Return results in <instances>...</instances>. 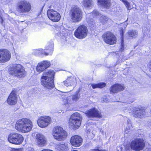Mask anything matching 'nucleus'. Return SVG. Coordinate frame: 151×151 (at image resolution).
I'll list each match as a JSON object with an SVG mask.
<instances>
[{
	"label": "nucleus",
	"instance_id": "12",
	"mask_svg": "<svg viewBox=\"0 0 151 151\" xmlns=\"http://www.w3.org/2000/svg\"><path fill=\"white\" fill-rule=\"evenodd\" d=\"M47 14L49 18L52 22H57L60 19L61 16L59 13L53 9L48 10Z\"/></svg>",
	"mask_w": 151,
	"mask_h": 151
},
{
	"label": "nucleus",
	"instance_id": "26",
	"mask_svg": "<svg viewBox=\"0 0 151 151\" xmlns=\"http://www.w3.org/2000/svg\"><path fill=\"white\" fill-rule=\"evenodd\" d=\"M92 14L95 16H100V20L103 23H105L108 20V19L106 17L103 15L101 16V15L96 10L93 11L92 12Z\"/></svg>",
	"mask_w": 151,
	"mask_h": 151
},
{
	"label": "nucleus",
	"instance_id": "2",
	"mask_svg": "<svg viewBox=\"0 0 151 151\" xmlns=\"http://www.w3.org/2000/svg\"><path fill=\"white\" fill-rule=\"evenodd\" d=\"M33 127L32 122L27 118L19 119L16 122L15 127L16 129L22 133H27L30 131Z\"/></svg>",
	"mask_w": 151,
	"mask_h": 151
},
{
	"label": "nucleus",
	"instance_id": "6",
	"mask_svg": "<svg viewBox=\"0 0 151 151\" xmlns=\"http://www.w3.org/2000/svg\"><path fill=\"white\" fill-rule=\"evenodd\" d=\"M52 134L54 138L58 141L64 140L68 136L66 132L59 126H56L54 128Z\"/></svg>",
	"mask_w": 151,
	"mask_h": 151
},
{
	"label": "nucleus",
	"instance_id": "7",
	"mask_svg": "<svg viewBox=\"0 0 151 151\" xmlns=\"http://www.w3.org/2000/svg\"><path fill=\"white\" fill-rule=\"evenodd\" d=\"M82 119L81 115L77 112L73 114L69 119V126L72 129H76L80 127Z\"/></svg>",
	"mask_w": 151,
	"mask_h": 151
},
{
	"label": "nucleus",
	"instance_id": "34",
	"mask_svg": "<svg viewBox=\"0 0 151 151\" xmlns=\"http://www.w3.org/2000/svg\"><path fill=\"white\" fill-rule=\"evenodd\" d=\"M124 41L123 40V39H122L121 41V51H123L124 50Z\"/></svg>",
	"mask_w": 151,
	"mask_h": 151
},
{
	"label": "nucleus",
	"instance_id": "39",
	"mask_svg": "<svg viewBox=\"0 0 151 151\" xmlns=\"http://www.w3.org/2000/svg\"><path fill=\"white\" fill-rule=\"evenodd\" d=\"M41 151H53L51 150H50L46 149V150H42Z\"/></svg>",
	"mask_w": 151,
	"mask_h": 151
},
{
	"label": "nucleus",
	"instance_id": "33",
	"mask_svg": "<svg viewBox=\"0 0 151 151\" xmlns=\"http://www.w3.org/2000/svg\"><path fill=\"white\" fill-rule=\"evenodd\" d=\"M90 151H106V150L100 149L99 148L96 147L95 149H91Z\"/></svg>",
	"mask_w": 151,
	"mask_h": 151
},
{
	"label": "nucleus",
	"instance_id": "19",
	"mask_svg": "<svg viewBox=\"0 0 151 151\" xmlns=\"http://www.w3.org/2000/svg\"><path fill=\"white\" fill-rule=\"evenodd\" d=\"M83 139L81 137L78 135H75L71 137L70 142L71 145L75 147H78L82 144Z\"/></svg>",
	"mask_w": 151,
	"mask_h": 151
},
{
	"label": "nucleus",
	"instance_id": "30",
	"mask_svg": "<svg viewBox=\"0 0 151 151\" xmlns=\"http://www.w3.org/2000/svg\"><path fill=\"white\" fill-rule=\"evenodd\" d=\"M127 122L128 125L125 128V132L126 134H130L132 130L131 128L132 125L129 120H127Z\"/></svg>",
	"mask_w": 151,
	"mask_h": 151
},
{
	"label": "nucleus",
	"instance_id": "5",
	"mask_svg": "<svg viewBox=\"0 0 151 151\" xmlns=\"http://www.w3.org/2000/svg\"><path fill=\"white\" fill-rule=\"evenodd\" d=\"M17 10L20 14L29 12L31 9V4L25 0H21L17 4Z\"/></svg>",
	"mask_w": 151,
	"mask_h": 151
},
{
	"label": "nucleus",
	"instance_id": "9",
	"mask_svg": "<svg viewBox=\"0 0 151 151\" xmlns=\"http://www.w3.org/2000/svg\"><path fill=\"white\" fill-rule=\"evenodd\" d=\"M24 139L22 136L21 134L16 132H12L9 135L8 141L10 143L15 144H21Z\"/></svg>",
	"mask_w": 151,
	"mask_h": 151
},
{
	"label": "nucleus",
	"instance_id": "13",
	"mask_svg": "<svg viewBox=\"0 0 151 151\" xmlns=\"http://www.w3.org/2000/svg\"><path fill=\"white\" fill-rule=\"evenodd\" d=\"M51 119L49 116H45L41 117L37 120V124L41 128H45L51 123Z\"/></svg>",
	"mask_w": 151,
	"mask_h": 151
},
{
	"label": "nucleus",
	"instance_id": "43",
	"mask_svg": "<svg viewBox=\"0 0 151 151\" xmlns=\"http://www.w3.org/2000/svg\"><path fill=\"white\" fill-rule=\"evenodd\" d=\"M72 151H78L77 150H73Z\"/></svg>",
	"mask_w": 151,
	"mask_h": 151
},
{
	"label": "nucleus",
	"instance_id": "15",
	"mask_svg": "<svg viewBox=\"0 0 151 151\" xmlns=\"http://www.w3.org/2000/svg\"><path fill=\"white\" fill-rule=\"evenodd\" d=\"M79 98V96L77 93L72 96H69L66 99H63V102L66 106L69 107L78 101Z\"/></svg>",
	"mask_w": 151,
	"mask_h": 151
},
{
	"label": "nucleus",
	"instance_id": "41",
	"mask_svg": "<svg viewBox=\"0 0 151 151\" xmlns=\"http://www.w3.org/2000/svg\"><path fill=\"white\" fill-rule=\"evenodd\" d=\"M133 102V101L132 100L131 101L129 102V103H132Z\"/></svg>",
	"mask_w": 151,
	"mask_h": 151
},
{
	"label": "nucleus",
	"instance_id": "38",
	"mask_svg": "<svg viewBox=\"0 0 151 151\" xmlns=\"http://www.w3.org/2000/svg\"><path fill=\"white\" fill-rule=\"evenodd\" d=\"M121 35L122 36V37L123 38V29H122L121 30Z\"/></svg>",
	"mask_w": 151,
	"mask_h": 151
},
{
	"label": "nucleus",
	"instance_id": "31",
	"mask_svg": "<svg viewBox=\"0 0 151 151\" xmlns=\"http://www.w3.org/2000/svg\"><path fill=\"white\" fill-rule=\"evenodd\" d=\"M106 84L105 83L101 82L97 84H92L91 86L94 89L97 88H102L106 86Z\"/></svg>",
	"mask_w": 151,
	"mask_h": 151
},
{
	"label": "nucleus",
	"instance_id": "14",
	"mask_svg": "<svg viewBox=\"0 0 151 151\" xmlns=\"http://www.w3.org/2000/svg\"><path fill=\"white\" fill-rule=\"evenodd\" d=\"M11 58L10 52L6 49L0 50V63H4L9 61Z\"/></svg>",
	"mask_w": 151,
	"mask_h": 151
},
{
	"label": "nucleus",
	"instance_id": "32",
	"mask_svg": "<svg viewBox=\"0 0 151 151\" xmlns=\"http://www.w3.org/2000/svg\"><path fill=\"white\" fill-rule=\"evenodd\" d=\"M120 0L122 1L124 4L128 9L130 10L133 8V7L131 6L129 3L126 0Z\"/></svg>",
	"mask_w": 151,
	"mask_h": 151
},
{
	"label": "nucleus",
	"instance_id": "24",
	"mask_svg": "<svg viewBox=\"0 0 151 151\" xmlns=\"http://www.w3.org/2000/svg\"><path fill=\"white\" fill-rule=\"evenodd\" d=\"M64 84L66 86H74L76 84V79L72 77L68 78L63 82Z\"/></svg>",
	"mask_w": 151,
	"mask_h": 151
},
{
	"label": "nucleus",
	"instance_id": "25",
	"mask_svg": "<svg viewBox=\"0 0 151 151\" xmlns=\"http://www.w3.org/2000/svg\"><path fill=\"white\" fill-rule=\"evenodd\" d=\"M98 4L104 8L108 9L111 5L110 0H97Z\"/></svg>",
	"mask_w": 151,
	"mask_h": 151
},
{
	"label": "nucleus",
	"instance_id": "17",
	"mask_svg": "<svg viewBox=\"0 0 151 151\" xmlns=\"http://www.w3.org/2000/svg\"><path fill=\"white\" fill-rule=\"evenodd\" d=\"M85 114L88 117L90 118L102 117L101 113L95 108L86 111L85 112Z\"/></svg>",
	"mask_w": 151,
	"mask_h": 151
},
{
	"label": "nucleus",
	"instance_id": "8",
	"mask_svg": "<svg viewBox=\"0 0 151 151\" xmlns=\"http://www.w3.org/2000/svg\"><path fill=\"white\" fill-rule=\"evenodd\" d=\"M83 12L81 9L77 6H75L71 9L70 12L71 18L74 22L80 21L82 18Z\"/></svg>",
	"mask_w": 151,
	"mask_h": 151
},
{
	"label": "nucleus",
	"instance_id": "37",
	"mask_svg": "<svg viewBox=\"0 0 151 151\" xmlns=\"http://www.w3.org/2000/svg\"><path fill=\"white\" fill-rule=\"evenodd\" d=\"M149 71L151 72V60L149 62Z\"/></svg>",
	"mask_w": 151,
	"mask_h": 151
},
{
	"label": "nucleus",
	"instance_id": "16",
	"mask_svg": "<svg viewBox=\"0 0 151 151\" xmlns=\"http://www.w3.org/2000/svg\"><path fill=\"white\" fill-rule=\"evenodd\" d=\"M36 143L39 147H42L47 144L46 138L42 134H37L36 136Z\"/></svg>",
	"mask_w": 151,
	"mask_h": 151
},
{
	"label": "nucleus",
	"instance_id": "28",
	"mask_svg": "<svg viewBox=\"0 0 151 151\" xmlns=\"http://www.w3.org/2000/svg\"><path fill=\"white\" fill-rule=\"evenodd\" d=\"M56 147L58 151H65L67 150L68 148V144H64L58 145L56 146Z\"/></svg>",
	"mask_w": 151,
	"mask_h": 151
},
{
	"label": "nucleus",
	"instance_id": "35",
	"mask_svg": "<svg viewBox=\"0 0 151 151\" xmlns=\"http://www.w3.org/2000/svg\"><path fill=\"white\" fill-rule=\"evenodd\" d=\"M123 147L121 146H119L117 147V150L118 151H122Z\"/></svg>",
	"mask_w": 151,
	"mask_h": 151
},
{
	"label": "nucleus",
	"instance_id": "29",
	"mask_svg": "<svg viewBox=\"0 0 151 151\" xmlns=\"http://www.w3.org/2000/svg\"><path fill=\"white\" fill-rule=\"evenodd\" d=\"M128 36L132 38H136L138 36V31L136 30H130L127 32Z\"/></svg>",
	"mask_w": 151,
	"mask_h": 151
},
{
	"label": "nucleus",
	"instance_id": "36",
	"mask_svg": "<svg viewBox=\"0 0 151 151\" xmlns=\"http://www.w3.org/2000/svg\"><path fill=\"white\" fill-rule=\"evenodd\" d=\"M21 149H12V151H21Z\"/></svg>",
	"mask_w": 151,
	"mask_h": 151
},
{
	"label": "nucleus",
	"instance_id": "20",
	"mask_svg": "<svg viewBox=\"0 0 151 151\" xmlns=\"http://www.w3.org/2000/svg\"><path fill=\"white\" fill-rule=\"evenodd\" d=\"M17 97L15 91H12L9 96L7 100V104L10 105H14L17 103Z\"/></svg>",
	"mask_w": 151,
	"mask_h": 151
},
{
	"label": "nucleus",
	"instance_id": "40",
	"mask_svg": "<svg viewBox=\"0 0 151 151\" xmlns=\"http://www.w3.org/2000/svg\"><path fill=\"white\" fill-rule=\"evenodd\" d=\"M7 3H10L12 0H6Z\"/></svg>",
	"mask_w": 151,
	"mask_h": 151
},
{
	"label": "nucleus",
	"instance_id": "21",
	"mask_svg": "<svg viewBox=\"0 0 151 151\" xmlns=\"http://www.w3.org/2000/svg\"><path fill=\"white\" fill-rule=\"evenodd\" d=\"M132 112L133 116L135 118H141L145 114V110L142 108H136Z\"/></svg>",
	"mask_w": 151,
	"mask_h": 151
},
{
	"label": "nucleus",
	"instance_id": "4",
	"mask_svg": "<svg viewBox=\"0 0 151 151\" xmlns=\"http://www.w3.org/2000/svg\"><path fill=\"white\" fill-rule=\"evenodd\" d=\"M9 71L10 74L17 78H23L25 76V71L23 67L19 64H15L10 66Z\"/></svg>",
	"mask_w": 151,
	"mask_h": 151
},
{
	"label": "nucleus",
	"instance_id": "18",
	"mask_svg": "<svg viewBox=\"0 0 151 151\" xmlns=\"http://www.w3.org/2000/svg\"><path fill=\"white\" fill-rule=\"evenodd\" d=\"M50 49L49 50L50 52H47V50L48 49H46L43 50L42 49H35L33 50L32 53L34 55H39L40 54L43 55H51L53 51V46L52 45H51Z\"/></svg>",
	"mask_w": 151,
	"mask_h": 151
},
{
	"label": "nucleus",
	"instance_id": "1",
	"mask_svg": "<svg viewBox=\"0 0 151 151\" xmlns=\"http://www.w3.org/2000/svg\"><path fill=\"white\" fill-rule=\"evenodd\" d=\"M55 72L52 70L44 72L41 78V84L45 88L51 89L54 86L53 79Z\"/></svg>",
	"mask_w": 151,
	"mask_h": 151
},
{
	"label": "nucleus",
	"instance_id": "23",
	"mask_svg": "<svg viewBox=\"0 0 151 151\" xmlns=\"http://www.w3.org/2000/svg\"><path fill=\"white\" fill-rule=\"evenodd\" d=\"M124 89L123 85L116 84L113 85L110 89L111 92L115 93L123 90Z\"/></svg>",
	"mask_w": 151,
	"mask_h": 151
},
{
	"label": "nucleus",
	"instance_id": "27",
	"mask_svg": "<svg viewBox=\"0 0 151 151\" xmlns=\"http://www.w3.org/2000/svg\"><path fill=\"white\" fill-rule=\"evenodd\" d=\"M83 4L85 8H91L93 6L92 0H83Z\"/></svg>",
	"mask_w": 151,
	"mask_h": 151
},
{
	"label": "nucleus",
	"instance_id": "3",
	"mask_svg": "<svg viewBox=\"0 0 151 151\" xmlns=\"http://www.w3.org/2000/svg\"><path fill=\"white\" fill-rule=\"evenodd\" d=\"M145 144L142 139L136 138L127 144L125 147V150L126 151H130L132 150L139 151L143 149Z\"/></svg>",
	"mask_w": 151,
	"mask_h": 151
},
{
	"label": "nucleus",
	"instance_id": "22",
	"mask_svg": "<svg viewBox=\"0 0 151 151\" xmlns=\"http://www.w3.org/2000/svg\"><path fill=\"white\" fill-rule=\"evenodd\" d=\"M50 65V63L47 61H44L39 63L37 66V71L41 73L48 68Z\"/></svg>",
	"mask_w": 151,
	"mask_h": 151
},
{
	"label": "nucleus",
	"instance_id": "11",
	"mask_svg": "<svg viewBox=\"0 0 151 151\" xmlns=\"http://www.w3.org/2000/svg\"><path fill=\"white\" fill-rule=\"evenodd\" d=\"M103 37L104 42L107 44L113 45L116 42V38L114 35L110 32H107L104 34Z\"/></svg>",
	"mask_w": 151,
	"mask_h": 151
},
{
	"label": "nucleus",
	"instance_id": "10",
	"mask_svg": "<svg viewBox=\"0 0 151 151\" xmlns=\"http://www.w3.org/2000/svg\"><path fill=\"white\" fill-rule=\"evenodd\" d=\"M88 33V29L84 25L79 26L76 30L74 33L75 37L79 39H82L85 38Z\"/></svg>",
	"mask_w": 151,
	"mask_h": 151
},
{
	"label": "nucleus",
	"instance_id": "42",
	"mask_svg": "<svg viewBox=\"0 0 151 151\" xmlns=\"http://www.w3.org/2000/svg\"><path fill=\"white\" fill-rule=\"evenodd\" d=\"M74 87L73 86V88H72V89L71 90H70V91H72V90H73V89H74Z\"/></svg>",
	"mask_w": 151,
	"mask_h": 151
}]
</instances>
